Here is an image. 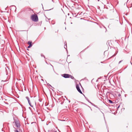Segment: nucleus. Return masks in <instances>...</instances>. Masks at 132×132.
<instances>
[{"mask_svg":"<svg viewBox=\"0 0 132 132\" xmlns=\"http://www.w3.org/2000/svg\"><path fill=\"white\" fill-rule=\"evenodd\" d=\"M94 106H95V107L99 109V108L97 107V105H94Z\"/></svg>","mask_w":132,"mask_h":132,"instance_id":"f8f14e48","label":"nucleus"},{"mask_svg":"<svg viewBox=\"0 0 132 132\" xmlns=\"http://www.w3.org/2000/svg\"><path fill=\"white\" fill-rule=\"evenodd\" d=\"M79 84H80V86H81L80 84V83Z\"/></svg>","mask_w":132,"mask_h":132,"instance_id":"6ab92c4d","label":"nucleus"},{"mask_svg":"<svg viewBox=\"0 0 132 132\" xmlns=\"http://www.w3.org/2000/svg\"><path fill=\"white\" fill-rule=\"evenodd\" d=\"M120 94H119V96H120Z\"/></svg>","mask_w":132,"mask_h":132,"instance_id":"4be33fe9","label":"nucleus"},{"mask_svg":"<svg viewBox=\"0 0 132 132\" xmlns=\"http://www.w3.org/2000/svg\"><path fill=\"white\" fill-rule=\"evenodd\" d=\"M64 44H65V45H66V48L67 47V42H64Z\"/></svg>","mask_w":132,"mask_h":132,"instance_id":"9b49d317","label":"nucleus"},{"mask_svg":"<svg viewBox=\"0 0 132 132\" xmlns=\"http://www.w3.org/2000/svg\"><path fill=\"white\" fill-rule=\"evenodd\" d=\"M51 66H52V67H53V66L51 64Z\"/></svg>","mask_w":132,"mask_h":132,"instance_id":"a211bd4d","label":"nucleus"},{"mask_svg":"<svg viewBox=\"0 0 132 132\" xmlns=\"http://www.w3.org/2000/svg\"><path fill=\"white\" fill-rule=\"evenodd\" d=\"M90 103L91 104H92V105H93L94 106V105H95L94 104H93V103H92L91 102H90Z\"/></svg>","mask_w":132,"mask_h":132,"instance_id":"ddd939ff","label":"nucleus"},{"mask_svg":"<svg viewBox=\"0 0 132 132\" xmlns=\"http://www.w3.org/2000/svg\"><path fill=\"white\" fill-rule=\"evenodd\" d=\"M76 88L79 92L81 94H82V93L80 88L79 84H77L76 85Z\"/></svg>","mask_w":132,"mask_h":132,"instance_id":"20e7f679","label":"nucleus"},{"mask_svg":"<svg viewBox=\"0 0 132 132\" xmlns=\"http://www.w3.org/2000/svg\"><path fill=\"white\" fill-rule=\"evenodd\" d=\"M32 45H29V46H28V48H29L31 47L32 46Z\"/></svg>","mask_w":132,"mask_h":132,"instance_id":"1a4fd4ad","label":"nucleus"},{"mask_svg":"<svg viewBox=\"0 0 132 132\" xmlns=\"http://www.w3.org/2000/svg\"><path fill=\"white\" fill-rule=\"evenodd\" d=\"M14 119V122L15 123L16 127L18 128L20 127V125L19 121L17 119L15 120Z\"/></svg>","mask_w":132,"mask_h":132,"instance_id":"7ed1b4c3","label":"nucleus"},{"mask_svg":"<svg viewBox=\"0 0 132 132\" xmlns=\"http://www.w3.org/2000/svg\"><path fill=\"white\" fill-rule=\"evenodd\" d=\"M64 48H65V49H66V47H64Z\"/></svg>","mask_w":132,"mask_h":132,"instance_id":"f3484780","label":"nucleus"},{"mask_svg":"<svg viewBox=\"0 0 132 132\" xmlns=\"http://www.w3.org/2000/svg\"><path fill=\"white\" fill-rule=\"evenodd\" d=\"M31 43H32V42H31V41H29V42H28V44H29V45H32L31 44Z\"/></svg>","mask_w":132,"mask_h":132,"instance_id":"423d86ee","label":"nucleus"},{"mask_svg":"<svg viewBox=\"0 0 132 132\" xmlns=\"http://www.w3.org/2000/svg\"><path fill=\"white\" fill-rule=\"evenodd\" d=\"M41 56H44V57L45 58V56H44V55H43V54H41Z\"/></svg>","mask_w":132,"mask_h":132,"instance_id":"2eb2a0df","label":"nucleus"},{"mask_svg":"<svg viewBox=\"0 0 132 132\" xmlns=\"http://www.w3.org/2000/svg\"><path fill=\"white\" fill-rule=\"evenodd\" d=\"M62 76L64 78H70L72 79L74 78V77L71 75L67 74H64L62 75Z\"/></svg>","mask_w":132,"mask_h":132,"instance_id":"f03ea898","label":"nucleus"},{"mask_svg":"<svg viewBox=\"0 0 132 132\" xmlns=\"http://www.w3.org/2000/svg\"><path fill=\"white\" fill-rule=\"evenodd\" d=\"M55 132H57L56 131H55Z\"/></svg>","mask_w":132,"mask_h":132,"instance_id":"5701e85b","label":"nucleus"},{"mask_svg":"<svg viewBox=\"0 0 132 132\" xmlns=\"http://www.w3.org/2000/svg\"><path fill=\"white\" fill-rule=\"evenodd\" d=\"M122 61V60L120 61L119 62V64Z\"/></svg>","mask_w":132,"mask_h":132,"instance_id":"4468645a","label":"nucleus"},{"mask_svg":"<svg viewBox=\"0 0 132 132\" xmlns=\"http://www.w3.org/2000/svg\"><path fill=\"white\" fill-rule=\"evenodd\" d=\"M120 94H119V96H120Z\"/></svg>","mask_w":132,"mask_h":132,"instance_id":"412c9836","label":"nucleus"},{"mask_svg":"<svg viewBox=\"0 0 132 132\" xmlns=\"http://www.w3.org/2000/svg\"><path fill=\"white\" fill-rule=\"evenodd\" d=\"M109 103H110L112 104L113 103V102L111 100H109Z\"/></svg>","mask_w":132,"mask_h":132,"instance_id":"0eeeda50","label":"nucleus"},{"mask_svg":"<svg viewBox=\"0 0 132 132\" xmlns=\"http://www.w3.org/2000/svg\"><path fill=\"white\" fill-rule=\"evenodd\" d=\"M120 94H119V96H120Z\"/></svg>","mask_w":132,"mask_h":132,"instance_id":"aec40b11","label":"nucleus"},{"mask_svg":"<svg viewBox=\"0 0 132 132\" xmlns=\"http://www.w3.org/2000/svg\"><path fill=\"white\" fill-rule=\"evenodd\" d=\"M26 99L27 100L29 104V105H30V106L32 107L33 106H32L31 104V103L30 102V100H29V98L28 97H26Z\"/></svg>","mask_w":132,"mask_h":132,"instance_id":"39448f33","label":"nucleus"},{"mask_svg":"<svg viewBox=\"0 0 132 132\" xmlns=\"http://www.w3.org/2000/svg\"><path fill=\"white\" fill-rule=\"evenodd\" d=\"M49 19H46V20L47 21H48V20Z\"/></svg>","mask_w":132,"mask_h":132,"instance_id":"dca6fc26","label":"nucleus"},{"mask_svg":"<svg viewBox=\"0 0 132 132\" xmlns=\"http://www.w3.org/2000/svg\"><path fill=\"white\" fill-rule=\"evenodd\" d=\"M19 129V131H19L18 130H15V132H20V131H21V130H20V129Z\"/></svg>","mask_w":132,"mask_h":132,"instance_id":"6e6552de","label":"nucleus"},{"mask_svg":"<svg viewBox=\"0 0 132 132\" xmlns=\"http://www.w3.org/2000/svg\"><path fill=\"white\" fill-rule=\"evenodd\" d=\"M31 20L35 22L37 21L38 20V18L37 15L36 14L32 15L31 17Z\"/></svg>","mask_w":132,"mask_h":132,"instance_id":"f257e3e1","label":"nucleus"},{"mask_svg":"<svg viewBox=\"0 0 132 132\" xmlns=\"http://www.w3.org/2000/svg\"><path fill=\"white\" fill-rule=\"evenodd\" d=\"M118 53V52H117V53L115 54V53L114 55H113L112 56V57H113V56H115V55H116Z\"/></svg>","mask_w":132,"mask_h":132,"instance_id":"9d476101","label":"nucleus"}]
</instances>
